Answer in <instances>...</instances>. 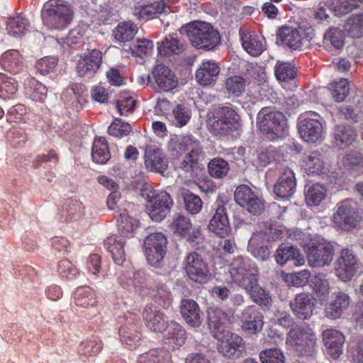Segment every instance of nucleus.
Segmentation results:
<instances>
[{"label":"nucleus","mask_w":363,"mask_h":363,"mask_svg":"<svg viewBox=\"0 0 363 363\" xmlns=\"http://www.w3.org/2000/svg\"><path fill=\"white\" fill-rule=\"evenodd\" d=\"M174 201L171 196L165 192H158L155 200L146 206V212L156 222L162 220L169 212Z\"/></svg>","instance_id":"18"},{"label":"nucleus","mask_w":363,"mask_h":363,"mask_svg":"<svg viewBox=\"0 0 363 363\" xmlns=\"http://www.w3.org/2000/svg\"><path fill=\"white\" fill-rule=\"evenodd\" d=\"M229 164L221 158H213L208 163V170L211 176L215 178H223L229 172Z\"/></svg>","instance_id":"59"},{"label":"nucleus","mask_w":363,"mask_h":363,"mask_svg":"<svg viewBox=\"0 0 363 363\" xmlns=\"http://www.w3.org/2000/svg\"><path fill=\"white\" fill-rule=\"evenodd\" d=\"M152 74L155 79L157 86L155 90L158 92L167 91L173 89L177 85V81L170 69L164 65H157Z\"/></svg>","instance_id":"25"},{"label":"nucleus","mask_w":363,"mask_h":363,"mask_svg":"<svg viewBox=\"0 0 363 363\" xmlns=\"http://www.w3.org/2000/svg\"><path fill=\"white\" fill-rule=\"evenodd\" d=\"M274 73L278 80L284 82L294 79L296 75L294 66L289 62L279 61L277 62L275 66Z\"/></svg>","instance_id":"64"},{"label":"nucleus","mask_w":363,"mask_h":363,"mask_svg":"<svg viewBox=\"0 0 363 363\" xmlns=\"http://www.w3.org/2000/svg\"><path fill=\"white\" fill-rule=\"evenodd\" d=\"M361 217L357 212V204L352 199L344 200L336 206L333 216V223L338 228L350 230L360 222Z\"/></svg>","instance_id":"9"},{"label":"nucleus","mask_w":363,"mask_h":363,"mask_svg":"<svg viewBox=\"0 0 363 363\" xmlns=\"http://www.w3.org/2000/svg\"><path fill=\"white\" fill-rule=\"evenodd\" d=\"M119 337L123 345L130 350L135 349L140 340V335L135 333L133 325H124L119 329Z\"/></svg>","instance_id":"50"},{"label":"nucleus","mask_w":363,"mask_h":363,"mask_svg":"<svg viewBox=\"0 0 363 363\" xmlns=\"http://www.w3.org/2000/svg\"><path fill=\"white\" fill-rule=\"evenodd\" d=\"M208 325L214 337H219L227 325L230 323L233 315L217 307H210L207 311Z\"/></svg>","instance_id":"22"},{"label":"nucleus","mask_w":363,"mask_h":363,"mask_svg":"<svg viewBox=\"0 0 363 363\" xmlns=\"http://www.w3.org/2000/svg\"><path fill=\"white\" fill-rule=\"evenodd\" d=\"M138 363H172L171 354L165 349H152L139 356Z\"/></svg>","instance_id":"45"},{"label":"nucleus","mask_w":363,"mask_h":363,"mask_svg":"<svg viewBox=\"0 0 363 363\" xmlns=\"http://www.w3.org/2000/svg\"><path fill=\"white\" fill-rule=\"evenodd\" d=\"M179 32L186 35L191 44L197 49L210 50L220 43L219 33L205 21H193L182 26Z\"/></svg>","instance_id":"3"},{"label":"nucleus","mask_w":363,"mask_h":363,"mask_svg":"<svg viewBox=\"0 0 363 363\" xmlns=\"http://www.w3.org/2000/svg\"><path fill=\"white\" fill-rule=\"evenodd\" d=\"M266 240V235L262 232H256L253 233L249 240L248 251L252 256L260 260L267 259L270 255V250L263 245Z\"/></svg>","instance_id":"37"},{"label":"nucleus","mask_w":363,"mask_h":363,"mask_svg":"<svg viewBox=\"0 0 363 363\" xmlns=\"http://www.w3.org/2000/svg\"><path fill=\"white\" fill-rule=\"evenodd\" d=\"M290 307L298 318L308 319L314 309L313 298L309 294H298L294 301L290 303Z\"/></svg>","instance_id":"29"},{"label":"nucleus","mask_w":363,"mask_h":363,"mask_svg":"<svg viewBox=\"0 0 363 363\" xmlns=\"http://www.w3.org/2000/svg\"><path fill=\"white\" fill-rule=\"evenodd\" d=\"M246 82L240 76H231L226 79L225 86L228 94L240 96L245 90Z\"/></svg>","instance_id":"55"},{"label":"nucleus","mask_w":363,"mask_h":363,"mask_svg":"<svg viewBox=\"0 0 363 363\" xmlns=\"http://www.w3.org/2000/svg\"><path fill=\"white\" fill-rule=\"evenodd\" d=\"M281 154L277 150L276 147L269 146L265 149H260L253 153L252 163L257 168L266 167L273 161L280 160Z\"/></svg>","instance_id":"38"},{"label":"nucleus","mask_w":363,"mask_h":363,"mask_svg":"<svg viewBox=\"0 0 363 363\" xmlns=\"http://www.w3.org/2000/svg\"><path fill=\"white\" fill-rule=\"evenodd\" d=\"M169 7L164 0H152L135 6L134 14L142 20H148L158 13L169 12Z\"/></svg>","instance_id":"28"},{"label":"nucleus","mask_w":363,"mask_h":363,"mask_svg":"<svg viewBox=\"0 0 363 363\" xmlns=\"http://www.w3.org/2000/svg\"><path fill=\"white\" fill-rule=\"evenodd\" d=\"M257 125L270 140L284 137L288 128L285 116L270 107H264L259 111Z\"/></svg>","instance_id":"5"},{"label":"nucleus","mask_w":363,"mask_h":363,"mask_svg":"<svg viewBox=\"0 0 363 363\" xmlns=\"http://www.w3.org/2000/svg\"><path fill=\"white\" fill-rule=\"evenodd\" d=\"M301 167L308 175H320L325 168L322 154L318 151H313L306 155L302 160Z\"/></svg>","instance_id":"36"},{"label":"nucleus","mask_w":363,"mask_h":363,"mask_svg":"<svg viewBox=\"0 0 363 363\" xmlns=\"http://www.w3.org/2000/svg\"><path fill=\"white\" fill-rule=\"evenodd\" d=\"M208 230L220 238H225L231 231L226 208L220 206L216 208L208 224Z\"/></svg>","instance_id":"24"},{"label":"nucleus","mask_w":363,"mask_h":363,"mask_svg":"<svg viewBox=\"0 0 363 363\" xmlns=\"http://www.w3.org/2000/svg\"><path fill=\"white\" fill-rule=\"evenodd\" d=\"M172 123L178 127L187 124L191 117V110L184 104H177L172 109Z\"/></svg>","instance_id":"57"},{"label":"nucleus","mask_w":363,"mask_h":363,"mask_svg":"<svg viewBox=\"0 0 363 363\" xmlns=\"http://www.w3.org/2000/svg\"><path fill=\"white\" fill-rule=\"evenodd\" d=\"M25 94L33 101L42 102L47 96V87L34 78H28L25 82Z\"/></svg>","instance_id":"41"},{"label":"nucleus","mask_w":363,"mask_h":363,"mask_svg":"<svg viewBox=\"0 0 363 363\" xmlns=\"http://www.w3.org/2000/svg\"><path fill=\"white\" fill-rule=\"evenodd\" d=\"M315 112H306L300 116L298 120V130L301 138L306 141L315 143L322 138L323 127Z\"/></svg>","instance_id":"13"},{"label":"nucleus","mask_w":363,"mask_h":363,"mask_svg":"<svg viewBox=\"0 0 363 363\" xmlns=\"http://www.w3.org/2000/svg\"><path fill=\"white\" fill-rule=\"evenodd\" d=\"M114 216L117 220L118 229L122 234L132 233L138 225V220L130 217L126 212V209L115 214Z\"/></svg>","instance_id":"52"},{"label":"nucleus","mask_w":363,"mask_h":363,"mask_svg":"<svg viewBox=\"0 0 363 363\" xmlns=\"http://www.w3.org/2000/svg\"><path fill=\"white\" fill-rule=\"evenodd\" d=\"M1 65L11 73L19 72L23 69V62L18 51L10 50L5 52L1 58Z\"/></svg>","instance_id":"39"},{"label":"nucleus","mask_w":363,"mask_h":363,"mask_svg":"<svg viewBox=\"0 0 363 363\" xmlns=\"http://www.w3.org/2000/svg\"><path fill=\"white\" fill-rule=\"evenodd\" d=\"M220 72V67L213 60L203 61L196 72V79L203 86H211L216 84Z\"/></svg>","instance_id":"26"},{"label":"nucleus","mask_w":363,"mask_h":363,"mask_svg":"<svg viewBox=\"0 0 363 363\" xmlns=\"http://www.w3.org/2000/svg\"><path fill=\"white\" fill-rule=\"evenodd\" d=\"M62 211L67 218L75 221L84 215V206L77 198H69L64 203Z\"/></svg>","instance_id":"49"},{"label":"nucleus","mask_w":363,"mask_h":363,"mask_svg":"<svg viewBox=\"0 0 363 363\" xmlns=\"http://www.w3.org/2000/svg\"><path fill=\"white\" fill-rule=\"evenodd\" d=\"M138 32V27L130 21L120 23L113 30L115 39L125 43L133 38Z\"/></svg>","instance_id":"48"},{"label":"nucleus","mask_w":363,"mask_h":363,"mask_svg":"<svg viewBox=\"0 0 363 363\" xmlns=\"http://www.w3.org/2000/svg\"><path fill=\"white\" fill-rule=\"evenodd\" d=\"M286 344L301 356H311L315 351L316 337L311 328L294 325L289 332Z\"/></svg>","instance_id":"7"},{"label":"nucleus","mask_w":363,"mask_h":363,"mask_svg":"<svg viewBox=\"0 0 363 363\" xmlns=\"http://www.w3.org/2000/svg\"><path fill=\"white\" fill-rule=\"evenodd\" d=\"M70 6L62 0H49L41 11L43 24L50 29L62 30L72 19Z\"/></svg>","instance_id":"4"},{"label":"nucleus","mask_w":363,"mask_h":363,"mask_svg":"<svg viewBox=\"0 0 363 363\" xmlns=\"http://www.w3.org/2000/svg\"><path fill=\"white\" fill-rule=\"evenodd\" d=\"M143 318L145 326L152 332L162 333L166 330L164 342L171 349L179 348L184 343L185 330L177 322L169 321L166 315L157 306L147 304L143 309Z\"/></svg>","instance_id":"2"},{"label":"nucleus","mask_w":363,"mask_h":363,"mask_svg":"<svg viewBox=\"0 0 363 363\" xmlns=\"http://www.w3.org/2000/svg\"><path fill=\"white\" fill-rule=\"evenodd\" d=\"M345 34L338 28H330L325 33L323 43L330 45L335 49H340L344 45Z\"/></svg>","instance_id":"54"},{"label":"nucleus","mask_w":363,"mask_h":363,"mask_svg":"<svg viewBox=\"0 0 363 363\" xmlns=\"http://www.w3.org/2000/svg\"><path fill=\"white\" fill-rule=\"evenodd\" d=\"M236 203L250 213L257 216L264 209V201L262 197L255 194L248 186L240 185L235 191Z\"/></svg>","instance_id":"15"},{"label":"nucleus","mask_w":363,"mask_h":363,"mask_svg":"<svg viewBox=\"0 0 363 363\" xmlns=\"http://www.w3.org/2000/svg\"><path fill=\"white\" fill-rule=\"evenodd\" d=\"M262 363H285V356L281 350L271 348L262 350L259 353Z\"/></svg>","instance_id":"63"},{"label":"nucleus","mask_w":363,"mask_h":363,"mask_svg":"<svg viewBox=\"0 0 363 363\" xmlns=\"http://www.w3.org/2000/svg\"><path fill=\"white\" fill-rule=\"evenodd\" d=\"M157 50L160 55H179L184 50V44L177 37L169 35L158 43Z\"/></svg>","instance_id":"46"},{"label":"nucleus","mask_w":363,"mask_h":363,"mask_svg":"<svg viewBox=\"0 0 363 363\" xmlns=\"http://www.w3.org/2000/svg\"><path fill=\"white\" fill-rule=\"evenodd\" d=\"M102 347L101 341L97 337H92L79 345L78 352L82 355L95 356L99 353Z\"/></svg>","instance_id":"53"},{"label":"nucleus","mask_w":363,"mask_h":363,"mask_svg":"<svg viewBox=\"0 0 363 363\" xmlns=\"http://www.w3.org/2000/svg\"><path fill=\"white\" fill-rule=\"evenodd\" d=\"M323 340L329 354L334 359L340 357L342 352L344 335L335 329H327L323 332Z\"/></svg>","instance_id":"31"},{"label":"nucleus","mask_w":363,"mask_h":363,"mask_svg":"<svg viewBox=\"0 0 363 363\" xmlns=\"http://www.w3.org/2000/svg\"><path fill=\"white\" fill-rule=\"evenodd\" d=\"M102 52L91 50L87 55L80 56L77 65V72L80 77H91L100 68L102 63Z\"/></svg>","instance_id":"19"},{"label":"nucleus","mask_w":363,"mask_h":363,"mask_svg":"<svg viewBox=\"0 0 363 363\" xmlns=\"http://www.w3.org/2000/svg\"><path fill=\"white\" fill-rule=\"evenodd\" d=\"M275 259L279 264L283 265L289 260H293L296 266H301L305 259L300 250L290 243L281 244L276 251Z\"/></svg>","instance_id":"33"},{"label":"nucleus","mask_w":363,"mask_h":363,"mask_svg":"<svg viewBox=\"0 0 363 363\" xmlns=\"http://www.w3.org/2000/svg\"><path fill=\"white\" fill-rule=\"evenodd\" d=\"M183 268L187 277L193 281L205 284L211 277V273L207 263L196 252H189L184 258Z\"/></svg>","instance_id":"11"},{"label":"nucleus","mask_w":363,"mask_h":363,"mask_svg":"<svg viewBox=\"0 0 363 363\" xmlns=\"http://www.w3.org/2000/svg\"><path fill=\"white\" fill-rule=\"evenodd\" d=\"M350 304V296L343 292L335 294L334 299L327 306L325 311L328 317L333 319L339 318Z\"/></svg>","instance_id":"40"},{"label":"nucleus","mask_w":363,"mask_h":363,"mask_svg":"<svg viewBox=\"0 0 363 363\" xmlns=\"http://www.w3.org/2000/svg\"><path fill=\"white\" fill-rule=\"evenodd\" d=\"M145 165L151 172L164 174L168 168V160L162 150L155 145H147L145 150Z\"/></svg>","instance_id":"20"},{"label":"nucleus","mask_w":363,"mask_h":363,"mask_svg":"<svg viewBox=\"0 0 363 363\" xmlns=\"http://www.w3.org/2000/svg\"><path fill=\"white\" fill-rule=\"evenodd\" d=\"M180 312L189 325L199 328L201 325L203 313L195 301L183 299L180 305Z\"/></svg>","instance_id":"30"},{"label":"nucleus","mask_w":363,"mask_h":363,"mask_svg":"<svg viewBox=\"0 0 363 363\" xmlns=\"http://www.w3.org/2000/svg\"><path fill=\"white\" fill-rule=\"evenodd\" d=\"M125 238L124 235H113L107 238L104 241V246L111 254L114 262L121 265L125 261Z\"/></svg>","instance_id":"34"},{"label":"nucleus","mask_w":363,"mask_h":363,"mask_svg":"<svg viewBox=\"0 0 363 363\" xmlns=\"http://www.w3.org/2000/svg\"><path fill=\"white\" fill-rule=\"evenodd\" d=\"M327 196V189L318 183L310 186L306 191V201L310 206H318Z\"/></svg>","instance_id":"47"},{"label":"nucleus","mask_w":363,"mask_h":363,"mask_svg":"<svg viewBox=\"0 0 363 363\" xmlns=\"http://www.w3.org/2000/svg\"><path fill=\"white\" fill-rule=\"evenodd\" d=\"M30 23L22 16L9 18L6 22V30L10 35L21 38L28 31Z\"/></svg>","instance_id":"43"},{"label":"nucleus","mask_w":363,"mask_h":363,"mask_svg":"<svg viewBox=\"0 0 363 363\" xmlns=\"http://www.w3.org/2000/svg\"><path fill=\"white\" fill-rule=\"evenodd\" d=\"M308 264L313 267L328 266L333 257V247L323 238H317L305 247Z\"/></svg>","instance_id":"10"},{"label":"nucleus","mask_w":363,"mask_h":363,"mask_svg":"<svg viewBox=\"0 0 363 363\" xmlns=\"http://www.w3.org/2000/svg\"><path fill=\"white\" fill-rule=\"evenodd\" d=\"M335 273L342 281H349L356 274L362 272V264L350 249H343L335 263Z\"/></svg>","instance_id":"12"},{"label":"nucleus","mask_w":363,"mask_h":363,"mask_svg":"<svg viewBox=\"0 0 363 363\" xmlns=\"http://www.w3.org/2000/svg\"><path fill=\"white\" fill-rule=\"evenodd\" d=\"M199 157L198 153H186L182 160L175 162L180 177L189 180L198 177L200 170L198 164Z\"/></svg>","instance_id":"32"},{"label":"nucleus","mask_w":363,"mask_h":363,"mask_svg":"<svg viewBox=\"0 0 363 363\" xmlns=\"http://www.w3.org/2000/svg\"><path fill=\"white\" fill-rule=\"evenodd\" d=\"M229 272L233 281L245 290L257 304L268 306L271 296L257 284L258 269L247 257H238L230 264Z\"/></svg>","instance_id":"1"},{"label":"nucleus","mask_w":363,"mask_h":363,"mask_svg":"<svg viewBox=\"0 0 363 363\" xmlns=\"http://www.w3.org/2000/svg\"><path fill=\"white\" fill-rule=\"evenodd\" d=\"M354 140V131L350 127L337 125L334 130V143L340 147H344Z\"/></svg>","instance_id":"51"},{"label":"nucleus","mask_w":363,"mask_h":363,"mask_svg":"<svg viewBox=\"0 0 363 363\" xmlns=\"http://www.w3.org/2000/svg\"><path fill=\"white\" fill-rule=\"evenodd\" d=\"M146 294L150 295L155 299V302L163 308H168L172 304V294L163 286L159 287L156 291L150 290L147 287Z\"/></svg>","instance_id":"58"},{"label":"nucleus","mask_w":363,"mask_h":363,"mask_svg":"<svg viewBox=\"0 0 363 363\" xmlns=\"http://www.w3.org/2000/svg\"><path fill=\"white\" fill-rule=\"evenodd\" d=\"M172 228L174 233L190 238L191 224L188 218L178 215L173 220Z\"/></svg>","instance_id":"62"},{"label":"nucleus","mask_w":363,"mask_h":363,"mask_svg":"<svg viewBox=\"0 0 363 363\" xmlns=\"http://www.w3.org/2000/svg\"><path fill=\"white\" fill-rule=\"evenodd\" d=\"M18 88L17 81L0 73V98H6L14 94Z\"/></svg>","instance_id":"61"},{"label":"nucleus","mask_w":363,"mask_h":363,"mask_svg":"<svg viewBox=\"0 0 363 363\" xmlns=\"http://www.w3.org/2000/svg\"><path fill=\"white\" fill-rule=\"evenodd\" d=\"M167 240L162 233L147 235L144 240V249L147 261L152 266H157L166 254Z\"/></svg>","instance_id":"14"},{"label":"nucleus","mask_w":363,"mask_h":363,"mask_svg":"<svg viewBox=\"0 0 363 363\" xmlns=\"http://www.w3.org/2000/svg\"><path fill=\"white\" fill-rule=\"evenodd\" d=\"M345 30L352 38H360L363 35V14L352 16L345 24Z\"/></svg>","instance_id":"56"},{"label":"nucleus","mask_w":363,"mask_h":363,"mask_svg":"<svg viewBox=\"0 0 363 363\" xmlns=\"http://www.w3.org/2000/svg\"><path fill=\"white\" fill-rule=\"evenodd\" d=\"M240 321L242 330L250 334L259 333L264 325L263 316L255 306H248L242 311Z\"/></svg>","instance_id":"23"},{"label":"nucleus","mask_w":363,"mask_h":363,"mask_svg":"<svg viewBox=\"0 0 363 363\" xmlns=\"http://www.w3.org/2000/svg\"><path fill=\"white\" fill-rule=\"evenodd\" d=\"M296 187V182L294 171L289 167H285L274 185V193L280 199H288L295 193Z\"/></svg>","instance_id":"21"},{"label":"nucleus","mask_w":363,"mask_h":363,"mask_svg":"<svg viewBox=\"0 0 363 363\" xmlns=\"http://www.w3.org/2000/svg\"><path fill=\"white\" fill-rule=\"evenodd\" d=\"M118 277L121 286L128 291H137L146 295V289L149 286L145 272L143 271L134 272L133 267L127 263V269L120 272Z\"/></svg>","instance_id":"17"},{"label":"nucleus","mask_w":363,"mask_h":363,"mask_svg":"<svg viewBox=\"0 0 363 363\" xmlns=\"http://www.w3.org/2000/svg\"><path fill=\"white\" fill-rule=\"evenodd\" d=\"M91 157L94 162L100 164L106 163L110 157L107 141L105 138H96L93 144Z\"/></svg>","instance_id":"42"},{"label":"nucleus","mask_w":363,"mask_h":363,"mask_svg":"<svg viewBox=\"0 0 363 363\" xmlns=\"http://www.w3.org/2000/svg\"><path fill=\"white\" fill-rule=\"evenodd\" d=\"M74 299L75 304L82 308H94L96 304L94 291L87 286L77 288L74 294Z\"/></svg>","instance_id":"44"},{"label":"nucleus","mask_w":363,"mask_h":363,"mask_svg":"<svg viewBox=\"0 0 363 363\" xmlns=\"http://www.w3.org/2000/svg\"><path fill=\"white\" fill-rule=\"evenodd\" d=\"M218 340V352L228 359H237L242 355L245 350L243 339L237 334L229 331L224 332Z\"/></svg>","instance_id":"16"},{"label":"nucleus","mask_w":363,"mask_h":363,"mask_svg":"<svg viewBox=\"0 0 363 363\" xmlns=\"http://www.w3.org/2000/svg\"><path fill=\"white\" fill-rule=\"evenodd\" d=\"M239 120V115L232 106H219L209 113L208 128L215 135H228L238 128Z\"/></svg>","instance_id":"6"},{"label":"nucleus","mask_w":363,"mask_h":363,"mask_svg":"<svg viewBox=\"0 0 363 363\" xmlns=\"http://www.w3.org/2000/svg\"><path fill=\"white\" fill-rule=\"evenodd\" d=\"M242 45L252 56L259 55L264 50V40L253 32L240 31Z\"/></svg>","instance_id":"35"},{"label":"nucleus","mask_w":363,"mask_h":363,"mask_svg":"<svg viewBox=\"0 0 363 363\" xmlns=\"http://www.w3.org/2000/svg\"><path fill=\"white\" fill-rule=\"evenodd\" d=\"M310 285L319 297L325 298L329 293V282L323 274L319 273L313 277Z\"/></svg>","instance_id":"60"},{"label":"nucleus","mask_w":363,"mask_h":363,"mask_svg":"<svg viewBox=\"0 0 363 363\" xmlns=\"http://www.w3.org/2000/svg\"><path fill=\"white\" fill-rule=\"evenodd\" d=\"M172 157L181 155L182 152L200 154L201 147L199 142L191 135L182 136L177 140H172L169 145Z\"/></svg>","instance_id":"27"},{"label":"nucleus","mask_w":363,"mask_h":363,"mask_svg":"<svg viewBox=\"0 0 363 363\" xmlns=\"http://www.w3.org/2000/svg\"><path fill=\"white\" fill-rule=\"evenodd\" d=\"M278 40L284 46L291 50H296L307 48L313 38V30L311 27L293 28L283 26L278 32Z\"/></svg>","instance_id":"8"}]
</instances>
